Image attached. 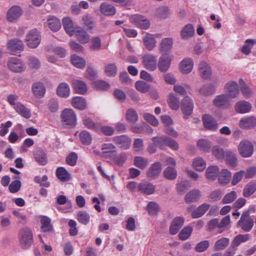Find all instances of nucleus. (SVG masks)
I'll return each instance as SVG.
<instances>
[{"label": "nucleus", "mask_w": 256, "mask_h": 256, "mask_svg": "<svg viewBox=\"0 0 256 256\" xmlns=\"http://www.w3.org/2000/svg\"><path fill=\"white\" fill-rule=\"evenodd\" d=\"M82 21L85 26H86L88 30H93L95 23L93 18L90 15L84 16L82 17Z\"/></svg>", "instance_id": "nucleus-59"}, {"label": "nucleus", "mask_w": 256, "mask_h": 256, "mask_svg": "<svg viewBox=\"0 0 256 256\" xmlns=\"http://www.w3.org/2000/svg\"><path fill=\"white\" fill-rule=\"evenodd\" d=\"M71 62L74 66L79 68H84L86 66L85 60L76 54L71 56Z\"/></svg>", "instance_id": "nucleus-50"}, {"label": "nucleus", "mask_w": 256, "mask_h": 256, "mask_svg": "<svg viewBox=\"0 0 256 256\" xmlns=\"http://www.w3.org/2000/svg\"><path fill=\"white\" fill-rule=\"evenodd\" d=\"M47 24L48 28L54 32L58 31L61 28L60 20L56 17L50 16L47 20Z\"/></svg>", "instance_id": "nucleus-36"}, {"label": "nucleus", "mask_w": 256, "mask_h": 256, "mask_svg": "<svg viewBox=\"0 0 256 256\" xmlns=\"http://www.w3.org/2000/svg\"><path fill=\"white\" fill-rule=\"evenodd\" d=\"M90 216L88 213L84 211L80 212L78 214V220L84 224H86L90 221Z\"/></svg>", "instance_id": "nucleus-63"}, {"label": "nucleus", "mask_w": 256, "mask_h": 256, "mask_svg": "<svg viewBox=\"0 0 256 256\" xmlns=\"http://www.w3.org/2000/svg\"><path fill=\"white\" fill-rule=\"evenodd\" d=\"M8 48L12 52L22 50L24 44L22 41L18 38H14L9 40L7 44Z\"/></svg>", "instance_id": "nucleus-30"}, {"label": "nucleus", "mask_w": 256, "mask_h": 256, "mask_svg": "<svg viewBox=\"0 0 256 256\" xmlns=\"http://www.w3.org/2000/svg\"><path fill=\"white\" fill-rule=\"evenodd\" d=\"M251 236L250 234H240L236 236L232 241V245L234 246H239L242 242H246L250 240Z\"/></svg>", "instance_id": "nucleus-51"}, {"label": "nucleus", "mask_w": 256, "mask_h": 256, "mask_svg": "<svg viewBox=\"0 0 256 256\" xmlns=\"http://www.w3.org/2000/svg\"><path fill=\"white\" fill-rule=\"evenodd\" d=\"M22 14V8L18 5L11 6L8 10L6 14V18L10 22H16Z\"/></svg>", "instance_id": "nucleus-7"}, {"label": "nucleus", "mask_w": 256, "mask_h": 256, "mask_svg": "<svg viewBox=\"0 0 256 256\" xmlns=\"http://www.w3.org/2000/svg\"><path fill=\"white\" fill-rule=\"evenodd\" d=\"M126 120L132 124H134L138 120V114L134 108H129L126 110Z\"/></svg>", "instance_id": "nucleus-52"}, {"label": "nucleus", "mask_w": 256, "mask_h": 256, "mask_svg": "<svg viewBox=\"0 0 256 256\" xmlns=\"http://www.w3.org/2000/svg\"><path fill=\"white\" fill-rule=\"evenodd\" d=\"M252 108V104L245 100H240L234 106L236 112L239 114L248 113L250 111Z\"/></svg>", "instance_id": "nucleus-19"}, {"label": "nucleus", "mask_w": 256, "mask_h": 256, "mask_svg": "<svg viewBox=\"0 0 256 256\" xmlns=\"http://www.w3.org/2000/svg\"><path fill=\"white\" fill-rule=\"evenodd\" d=\"M72 84L76 93L84 94L86 92L87 86L85 82L78 80H74Z\"/></svg>", "instance_id": "nucleus-28"}, {"label": "nucleus", "mask_w": 256, "mask_h": 256, "mask_svg": "<svg viewBox=\"0 0 256 256\" xmlns=\"http://www.w3.org/2000/svg\"><path fill=\"white\" fill-rule=\"evenodd\" d=\"M162 171V166L160 162L154 163L150 168L146 176L150 179H155Z\"/></svg>", "instance_id": "nucleus-20"}, {"label": "nucleus", "mask_w": 256, "mask_h": 256, "mask_svg": "<svg viewBox=\"0 0 256 256\" xmlns=\"http://www.w3.org/2000/svg\"><path fill=\"white\" fill-rule=\"evenodd\" d=\"M220 172V169L216 166H209L206 171V176L210 180H215Z\"/></svg>", "instance_id": "nucleus-32"}, {"label": "nucleus", "mask_w": 256, "mask_h": 256, "mask_svg": "<svg viewBox=\"0 0 256 256\" xmlns=\"http://www.w3.org/2000/svg\"><path fill=\"white\" fill-rule=\"evenodd\" d=\"M213 155L218 160H222L224 158L225 154L224 150L218 146H214L212 148Z\"/></svg>", "instance_id": "nucleus-60"}, {"label": "nucleus", "mask_w": 256, "mask_h": 256, "mask_svg": "<svg viewBox=\"0 0 256 256\" xmlns=\"http://www.w3.org/2000/svg\"><path fill=\"white\" fill-rule=\"evenodd\" d=\"M104 74L109 77H113L116 76L118 72V68L114 63L106 64L104 66Z\"/></svg>", "instance_id": "nucleus-47"}, {"label": "nucleus", "mask_w": 256, "mask_h": 256, "mask_svg": "<svg viewBox=\"0 0 256 256\" xmlns=\"http://www.w3.org/2000/svg\"><path fill=\"white\" fill-rule=\"evenodd\" d=\"M152 140L155 146L161 149H164L165 146H166L176 150L175 140L168 136H162L154 137L152 138Z\"/></svg>", "instance_id": "nucleus-2"}, {"label": "nucleus", "mask_w": 256, "mask_h": 256, "mask_svg": "<svg viewBox=\"0 0 256 256\" xmlns=\"http://www.w3.org/2000/svg\"><path fill=\"white\" fill-rule=\"evenodd\" d=\"M102 156L106 158H111L114 156L116 152V148L112 144L106 143L102 146Z\"/></svg>", "instance_id": "nucleus-25"}, {"label": "nucleus", "mask_w": 256, "mask_h": 256, "mask_svg": "<svg viewBox=\"0 0 256 256\" xmlns=\"http://www.w3.org/2000/svg\"><path fill=\"white\" fill-rule=\"evenodd\" d=\"M164 175L167 179L170 180L175 179L176 178V172L175 169L171 166L168 167L164 171Z\"/></svg>", "instance_id": "nucleus-64"}, {"label": "nucleus", "mask_w": 256, "mask_h": 256, "mask_svg": "<svg viewBox=\"0 0 256 256\" xmlns=\"http://www.w3.org/2000/svg\"><path fill=\"white\" fill-rule=\"evenodd\" d=\"M172 58L168 54H162L157 62V67L162 72H167L171 64Z\"/></svg>", "instance_id": "nucleus-12"}, {"label": "nucleus", "mask_w": 256, "mask_h": 256, "mask_svg": "<svg viewBox=\"0 0 256 256\" xmlns=\"http://www.w3.org/2000/svg\"><path fill=\"white\" fill-rule=\"evenodd\" d=\"M197 147L198 148L204 152H208L212 147V142L207 139H200L197 142Z\"/></svg>", "instance_id": "nucleus-41"}, {"label": "nucleus", "mask_w": 256, "mask_h": 256, "mask_svg": "<svg viewBox=\"0 0 256 256\" xmlns=\"http://www.w3.org/2000/svg\"><path fill=\"white\" fill-rule=\"evenodd\" d=\"M14 108L22 116L26 118H29L31 116L30 110L22 104L17 102Z\"/></svg>", "instance_id": "nucleus-37"}, {"label": "nucleus", "mask_w": 256, "mask_h": 256, "mask_svg": "<svg viewBox=\"0 0 256 256\" xmlns=\"http://www.w3.org/2000/svg\"><path fill=\"white\" fill-rule=\"evenodd\" d=\"M134 163L135 166L143 170L148 166V161L142 157L136 156L134 158Z\"/></svg>", "instance_id": "nucleus-57"}, {"label": "nucleus", "mask_w": 256, "mask_h": 256, "mask_svg": "<svg viewBox=\"0 0 256 256\" xmlns=\"http://www.w3.org/2000/svg\"><path fill=\"white\" fill-rule=\"evenodd\" d=\"M230 244V239L227 238H222L217 240L214 244V248L216 250L224 249Z\"/></svg>", "instance_id": "nucleus-54"}, {"label": "nucleus", "mask_w": 256, "mask_h": 256, "mask_svg": "<svg viewBox=\"0 0 256 256\" xmlns=\"http://www.w3.org/2000/svg\"><path fill=\"white\" fill-rule=\"evenodd\" d=\"M142 62L144 66L150 71H154L157 68V59L152 54H146L142 57Z\"/></svg>", "instance_id": "nucleus-11"}, {"label": "nucleus", "mask_w": 256, "mask_h": 256, "mask_svg": "<svg viewBox=\"0 0 256 256\" xmlns=\"http://www.w3.org/2000/svg\"><path fill=\"white\" fill-rule=\"evenodd\" d=\"M238 226L246 232H249L254 226V222L249 217V212H244L238 223Z\"/></svg>", "instance_id": "nucleus-10"}, {"label": "nucleus", "mask_w": 256, "mask_h": 256, "mask_svg": "<svg viewBox=\"0 0 256 256\" xmlns=\"http://www.w3.org/2000/svg\"><path fill=\"white\" fill-rule=\"evenodd\" d=\"M210 204L208 203H204L200 204L192 212V217L193 218H198L202 217L210 208Z\"/></svg>", "instance_id": "nucleus-23"}, {"label": "nucleus", "mask_w": 256, "mask_h": 256, "mask_svg": "<svg viewBox=\"0 0 256 256\" xmlns=\"http://www.w3.org/2000/svg\"><path fill=\"white\" fill-rule=\"evenodd\" d=\"M194 168L198 171H203L206 167V162L202 158H195L192 162Z\"/></svg>", "instance_id": "nucleus-49"}, {"label": "nucleus", "mask_w": 256, "mask_h": 256, "mask_svg": "<svg viewBox=\"0 0 256 256\" xmlns=\"http://www.w3.org/2000/svg\"><path fill=\"white\" fill-rule=\"evenodd\" d=\"M198 72L202 78L206 80L210 78L212 74L210 66L204 61L200 63Z\"/></svg>", "instance_id": "nucleus-18"}, {"label": "nucleus", "mask_w": 256, "mask_h": 256, "mask_svg": "<svg viewBox=\"0 0 256 256\" xmlns=\"http://www.w3.org/2000/svg\"><path fill=\"white\" fill-rule=\"evenodd\" d=\"M232 174L230 171L226 169H224L219 172L218 181L220 184H228L230 178Z\"/></svg>", "instance_id": "nucleus-45"}, {"label": "nucleus", "mask_w": 256, "mask_h": 256, "mask_svg": "<svg viewBox=\"0 0 256 256\" xmlns=\"http://www.w3.org/2000/svg\"><path fill=\"white\" fill-rule=\"evenodd\" d=\"M142 40L148 50H152L155 48L156 42L154 34L146 33Z\"/></svg>", "instance_id": "nucleus-29"}, {"label": "nucleus", "mask_w": 256, "mask_h": 256, "mask_svg": "<svg viewBox=\"0 0 256 256\" xmlns=\"http://www.w3.org/2000/svg\"><path fill=\"white\" fill-rule=\"evenodd\" d=\"M216 90V85L214 84H206L203 85L199 90L201 94L208 96L214 94Z\"/></svg>", "instance_id": "nucleus-39"}, {"label": "nucleus", "mask_w": 256, "mask_h": 256, "mask_svg": "<svg viewBox=\"0 0 256 256\" xmlns=\"http://www.w3.org/2000/svg\"><path fill=\"white\" fill-rule=\"evenodd\" d=\"M130 22L142 30H148L150 26V21L144 16L138 14L132 15L130 17Z\"/></svg>", "instance_id": "nucleus-4"}, {"label": "nucleus", "mask_w": 256, "mask_h": 256, "mask_svg": "<svg viewBox=\"0 0 256 256\" xmlns=\"http://www.w3.org/2000/svg\"><path fill=\"white\" fill-rule=\"evenodd\" d=\"M61 116L62 122L70 126H74L76 124V114L72 109L66 108L64 110Z\"/></svg>", "instance_id": "nucleus-9"}, {"label": "nucleus", "mask_w": 256, "mask_h": 256, "mask_svg": "<svg viewBox=\"0 0 256 256\" xmlns=\"http://www.w3.org/2000/svg\"><path fill=\"white\" fill-rule=\"evenodd\" d=\"M112 140L115 144L120 145L124 150L129 148L131 142L130 138L126 135L114 136Z\"/></svg>", "instance_id": "nucleus-22"}, {"label": "nucleus", "mask_w": 256, "mask_h": 256, "mask_svg": "<svg viewBox=\"0 0 256 256\" xmlns=\"http://www.w3.org/2000/svg\"><path fill=\"white\" fill-rule=\"evenodd\" d=\"M256 42V40L248 39L246 40L244 46L242 48L241 52L242 54L248 55L250 52L251 49Z\"/></svg>", "instance_id": "nucleus-55"}, {"label": "nucleus", "mask_w": 256, "mask_h": 256, "mask_svg": "<svg viewBox=\"0 0 256 256\" xmlns=\"http://www.w3.org/2000/svg\"><path fill=\"white\" fill-rule=\"evenodd\" d=\"M56 94L61 98H67L70 95V88L65 82L60 83L56 88Z\"/></svg>", "instance_id": "nucleus-26"}, {"label": "nucleus", "mask_w": 256, "mask_h": 256, "mask_svg": "<svg viewBox=\"0 0 256 256\" xmlns=\"http://www.w3.org/2000/svg\"><path fill=\"white\" fill-rule=\"evenodd\" d=\"M41 36L40 32L36 29L29 32L26 34V40L27 46L32 48H36L40 44Z\"/></svg>", "instance_id": "nucleus-5"}, {"label": "nucleus", "mask_w": 256, "mask_h": 256, "mask_svg": "<svg viewBox=\"0 0 256 256\" xmlns=\"http://www.w3.org/2000/svg\"><path fill=\"white\" fill-rule=\"evenodd\" d=\"M62 24L66 32L70 36H73L74 34V26L71 18L69 17L63 18Z\"/></svg>", "instance_id": "nucleus-38"}, {"label": "nucleus", "mask_w": 256, "mask_h": 256, "mask_svg": "<svg viewBox=\"0 0 256 256\" xmlns=\"http://www.w3.org/2000/svg\"><path fill=\"white\" fill-rule=\"evenodd\" d=\"M32 90L36 96L42 98L43 97L45 94L46 88L42 83L36 82L32 84Z\"/></svg>", "instance_id": "nucleus-33"}, {"label": "nucleus", "mask_w": 256, "mask_h": 256, "mask_svg": "<svg viewBox=\"0 0 256 256\" xmlns=\"http://www.w3.org/2000/svg\"><path fill=\"white\" fill-rule=\"evenodd\" d=\"M229 97L226 94H221L216 96L213 100L214 105L221 109L227 108L230 104Z\"/></svg>", "instance_id": "nucleus-15"}, {"label": "nucleus", "mask_w": 256, "mask_h": 256, "mask_svg": "<svg viewBox=\"0 0 256 256\" xmlns=\"http://www.w3.org/2000/svg\"><path fill=\"white\" fill-rule=\"evenodd\" d=\"M192 231V228L190 226L184 228L180 232L178 237L181 240H186L190 236Z\"/></svg>", "instance_id": "nucleus-61"}, {"label": "nucleus", "mask_w": 256, "mask_h": 256, "mask_svg": "<svg viewBox=\"0 0 256 256\" xmlns=\"http://www.w3.org/2000/svg\"><path fill=\"white\" fill-rule=\"evenodd\" d=\"M174 42L170 38H166L162 39L159 46L158 50L162 54H168L173 46Z\"/></svg>", "instance_id": "nucleus-14"}, {"label": "nucleus", "mask_w": 256, "mask_h": 256, "mask_svg": "<svg viewBox=\"0 0 256 256\" xmlns=\"http://www.w3.org/2000/svg\"><path fill=\"white\" fill-rule=\"evenodd\" d=\"M202 196V192L198 189H193L188 192L185 196L184 200L187 203L198 201Z\"/></svg>", "instance_id": "nucleus-21"}, {"label": "nucleus", "mask_w": 256, "mask_h": 256, "mask_svg": "<svg viewBox=\"0 0 256 256\" xmlns=\"http://www.w3.org/2000/svg\"><path fill=\"white\" fill-rule=\"evenodd\" d=\"M72 105L76 108L83 110L86 108V100L82 96H75L72 99Z\"/></svg>", "instance_id": "nucleus-27"}, {"label": "nucleus", "mask_w": 256, "mask_h": 256, "mask_svg": "<svg viewBox=\"0 0 256 256\" xmlns=\"http://www.w3.org/2000/svg\"><path fill=\"white\" fill-rule=\"evenodd\" d=\"M143 116L144 119L152 126H158V120L154 115L150 113H144Z\"/></svg>", "instance_id": "nucleus-62"}, {"label": "nucleus", "mask_w": 256, "mask_h": 256, "mask_svg": "<svg viewBox=\"0 0 256 256\" xmlns=\"http://www.w3.org/2000/svg\"><path fill=\"white\" fill-rule=\"evenodd\" d=\"M100 11L104 15L113 16L116 14L114 7L110 4L104 2L100 6Z\"/></svg>", "instance_id": "nucleus-42"}, {"label": "nucleus", "mask_w": 256, "mask_h": 256, "mask_svg": "<svg viewBox=\"0 0 256 256\" xmlns=\"http://www.w3.org/2000/svg\"><path fill=\"white\" fill-rule=\"evenodd\" d=\"M138 190L146 194H151L154 192L155 187L150 182H145L138 184Z\"/></svg>", "instance_id": "nucleus-31"}, {"label": "nucleus", "mask_w": 256, "mask_h": 256, "mask_svg": "<svg viewBox=\"0 0 256 256\" xmlns=\"http://www.w3.org/2000/svg\"><path fill=\"white\" fill-rule=\"evenodd\" d=\"M194 28L190 24H186L182 30L180 34L184 40H188L192 37L194 34Z\"/></svg>", "instance_id": "nucleus-35"}, {"label": "nucleus", "mask_w": 256, "mask_h": 256, "mask_svg": "<svg viewBox=\"0 0 256 256\" xmlns=\"http://www.w3.org/2000/svg\"><path fill=\"white\" fill-rule=\"evenodd\" d=\"M204 127L208 130L216 131L218 128V124L215 118L209 114H205L202 116Z\"/></svg>", "instance_id": "nucleus-13"}, {"label": "nucleus", "mask_w": 256, "mask_h": 256, "mask_svg": "<svg viewBox=\"0 0 256 256\" xmlns=\"http://www.w3.org/2000/svg\"><path fill=\"white\" fill-rule=\"evenodd\" d=\"M34 156L40 164L45 166L48 163L47 157L45 152L42 148H37L34 152Z\"/></svg>", "instance_id": "nucleus-24"}, {"label": "nucleus", "mask_w": 256, "mask_h": 256, "mask_svg": "<svg viewBox=\"0 0 256 256\" xmlns=\"http://www.w3.org/2000/svg\"><path fill=\"white\" fill-rule=\"evenodd\" d=\"M20 246L24 250L28 249L33 242V235L30 229L24 228L19 232Z\"/></svg>", "instance_id": "nucleus-1"}, {"label": "nucleus", "mask_w": 256, "mask_h": 256, "mask_svg": "<svg viewBox=\"0 0 256 256\" xmlns=\"http://www.w3.org/2000/svg\"><path fill=\"white\" fill-rule=\"evenodd\" d=\"M135 87L140 92L146 93L149 90L150 85L144 81L138 80L136 82Z\"/></svg>", "instance_id": "nucleus-56"}, {"label": "nucleus", "mask_w": 256, "mask_h": 256, "mask_svg": "<svg viewBox=\"0 0 256 256\" xmlns=\"http://www.w3.org/2000/svg\"><path fill=\"white\" fill-rule=\"evenodd\" d=\"M76 36L78 40L82 44H86L90 40V36L83 30H77Z\"/></svg>", "instance_id": "nucleus-48"}, {"label": "nucleus", "mask_w": 256, "mask_h": 256, "mask_svg": "<svg viewBox=\"0 0 256 256\" xmlns=\"http://www.w3.org/2000/svg\"><path fill=\"white\" fill-rule=\"evenodd\" d=\"M82 123L88 129L94 130L96 132L100 130V124L94 122L92 119L88 116H84L83 118Z\"/></svg>", "instance_id": "nucleus-43"}, {"label": "nucleus", "mask_w": 256, "mask_h": 256, "mask_svg": "<svg viewBox=\"0 0 256 256\" xmlns=\"http://www.w3.org/2000/svg\"><path fill=\"white\" fill-rule=\"evenodd\" d=\"M57 178L62 182H67L70 179V174L64 167H58L56 172Z\"/></svg>", "instance_id": "nucleus-40"}, {"label": "nucleus", "mask_w": 256, "mask_h": 256, "mask_svg": "<svg viewBox=\"0 0 256 256\" xmlns=\"http://www.w3.org/2000/svg\"><path fill=\"white\" fill-rule=\"evenodd\" d=\"M256 125V118L254 116H248L242 118L239 123L240 128H251Z\"/></svg>", "instance_id": "nucleus-34"}, {"label": "nucleus", "mask_w": 256, "mask_h": 256, "mask_svg": "<svg viewBox=\"0 0 256 256\" xmlns=\"http://www.w3.org/2000/svg\"><path fill=\"white\" fill-rule=\"evenodd\" d=\"M194 68V61L190 58H186L179 64L180 71L183 74H190Z\"/></svg>", "instance_id": "nucleus-17"}, {"label": "nucleus", "mask_w": 256, "mask_h": 256, "mask_svg": "<svg viewBox=\"0 0 256 256\" xmlns=\"http://www.w3.org/2000/svg\"><path fill=\"white\" fill-rule=\"evenodd\" d=\"M7 65L8 70L13 72H21L26 69V66L22 62L16 57L10 58Z\"/></svg>", "instance_id": "nucleus-6"}, {"label": "nucleus", "mask_w": 256, "mask_h": 256, "mask_svg": "<svg viewBox=\"0 0 256 256\" xmlns=\"http://www.w3.org/2000/svg\"><path fill=\"white\" fill-rule=\"evenodd\" d=\"M256 190V181L252 180L248 183L243 190V196L248 197L252 195Z\"/></svg>", "instance_id": "nucleus-44"}, {"label": "nucleus", "mask_w": 256, "mask_h": 256, "mask_svg": "<svg viewBox=\"0 0 256 256\" xmlns=\"http://www.w3.org/2000/svg\"><path fill=\"white\" fill-rule=\"evenodd\" d=\"M50 219L46 216H42L40 220L41 229L44 232H50L53 230L52 226L50 224Z\"/></svg>", "instance_id": "nucleus-46"}, {"label": "nucleus", "mask_w": 256, "mask_h": 256, "mask_svg": "<svg viewBox=\"0 0 256 256\" xmlns=\"http://www.w3.org/2000/svg\"><path fill=\"white\" fill-rule=\"evenodd\" d=\"M94 88L98 90H106L110 88V84L103 80H98L93 82Z\"/></svg>", "instance_id": "nucleus-58"}, {"label": "nucleus", "mask_w": 256, "mask_h": 256, "mask_svg": "<svg viewBox=\"0 0 256 256\" xmlns=\"http://www.w3.org/2000/svg\"><path fill=\"white\" fill-rule=\"evenodd\" d=\"M80 140L84 145H90L92 140V136L90 133L86 130L82 131L79 134Z\"/></svg>", "instance_id": "nucleus-53"}, {"label": "nucleus", "mask_w": 256, "mask_h": 256, "mask_svg": "<svg viewBox=\"0 0 256 256\" xmlns=\"http://www.w3.org/2000/svg\"><path fill=\"white\" fill-rule=\"evenodd\" d=\"M238 150L242 156L248 158L253 154L254 146L250 141L244 139L240 141L238 146Z\"/></svg>", "instance_id": "nucleus-3"}, {"label": "nucleus", "mask_w": 256, "mask_h": 256, "mask_svg": "<svg viewBox=\"0 0 256 256\" xmlns=\"http://www.w3.org/2000/svg\"><path fill=\"white\" fill-rule=\"evenodd\" d=\"M226 94L230 98H237L240 94V88L238 83L234 81L228 82L224 86Z\"/></svg>", "instance_id": "nucleus-8"}, {"label": "nucleus", "mask_w": 256, "mask_h": 256, "mask_svg": "<svg viewBox=\"0 0 256 256\" xmlns=\"http://www.w3.org/2000/svg\"><path fill=\"white\" fill-rule=\"evenodd\" d=\"M181 108L184 116H188L192 114L194 108V102L190 97L186 96L182 100Z\"/></svg>", "instance_id": "nucleus-16"}]
</instances>
